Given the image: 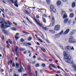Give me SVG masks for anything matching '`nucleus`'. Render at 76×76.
I'll use <instances>...</instances> for the list:
<instances>
[{
  "label": "nucleus",
  "mask_w": 76,
  "mask_h": 76,
  "mask_svg": "<svg viewBox=\"0 0 76 76\" xmlns=\"http://www.w3.org/2000/svg\"><path fill=\"white\" fill-rule=\"evenodd\" d=\"M72 67H74V69H75V70H76V65H75V64H74L72 65Z\"/></svg>",
  "instance_id": "obj_25"
},
{
  "label": "nucleus",
  "mask_w": 76,
  "mask_h": 76,
  "mask_svg": "<svg viewBox=\"0 0 76 76\" xmlns=\"http://www.w3.org/2000/svg\"><path fill=\"white\" fill-rule=\"evenodd\" d=\"M23 11L24 13H26V14H28V15H30V12L25 10H23Z\"/></svg>",
  "instance_id": "obj_10"
},
{
  "label": "nucleus",
  "mask_w": 76,
  "mask_h": 76,
  "mask_svg": "<svg viewBox=\"0 0 76 76\" xmlns=\"http://www.w3.org/2000/svg\"><path fill=\"white\" fill-rule=\"evenodd\" d=\"M18 49L19 47H17V46H15V50L17 54H18Z\"/></svg>",
  "instance_id": "obj_15"
},
{
  "label": "nucleus",
  "mask_w": 76,
  "mask_h": 76,
  "mask_svg": "<svg viewBox=\"0 0 76 76\" xmlns=\"http://www.w3.org/2000/svg\"><path fill=\"white\" fill-rule=\"evenodd\" d=\"M72 32L73 33V34H75V32H76V30H74L72 31Z\"/></svg>",
  "instance_id": "obj_38"
},
{
  "label": "nucleus",
  "mask_w": 76,
  "mask_h": 76,
  "mask_svg": "<svg viewBox=\"0 0 76 76\" xmlns=\"http://www.w3.org/2000/svg\"><path fill=\"white\" fill-rule=\"evenodd\" d=\"M34 19L35 20L36 22L37 23L38 25L39 26H41V24L38 22V20H37L35 19V18H34Z\"/></svg>",
  "instance_id": "obj_8"
},
{
  "label": "nucleus",
  "mask_w": 76,
  "mask_h": 76,
  "mask_svg": "<svg viewBox=\"0 0 76 76\" xmlns=\"http://www.w3.org/2000/svg\"><path fill=\"white\" fill-rule=\"evenodd\" d=\"M60 30V26L59 25H56L55 27L54 30L55 31H58Z\"/></svg>",
  "instance_id": "obj_6"
},
{
  "label": "nucleus",
  "mask_w": 76,
  "mask_h": 76,
  "mask_svg": "<svg viewBox=\"0 0 76 76\" xmlns=\"http://www.w3.org/2000/svg\"><path fill=\"white\" fill-rule=\"evenodd\" d=\"M41 49L42 50V51H43L44 52H45V49H44V48H41Z\"/></svg>",
  "instance_id": "obj_33"
},
{
  "label": "nucleus",
  "mask_w": 76,
  "mask_h": 76,
  "mask_svg": "<svg viewBox=\"0 0 76 76\" xmlns=\"http://www.w3.org/2000/svg\"><path fill=\"white\" fill-rule=\"evenodd\" d=\"M42 67H45V64H43L42 65Z\"/></svg>",
  "instance_id": "obj_55"
},
{
  "label": "nucleus",
  "mask_w": 76,
  "mask_h": 76,
  "mask_svg": "<svg viewBox=\"0 0 76 76\" xmlns=\"http://www.w3.org/2000/svg\"><path fill=\"white\" fill-rule=\"evenodd\" d=\"M65 14H66V13L65 11H61V16H64V15Z\"/></svg>",
  "instance_id": "obj_11"
},
{
  "label": "nucleus",
  "mask_w": 76,
  "mask_h": 76,
  "mask_svg": "<svg viewBox=\"0 0 76 76\" xmlns=\"http://www.w3.org/2000/svg\"><path fill=\"white\" fill-rule=\"evenodd\" d=\"M69 17L71 18H73V17H74V13H71Z\"/></svg>",
  "instance_id": "obj_16"
},
{
  "label": "nucleus",
  "mask_w": 76,
  "mask_h": 76,
  "mask_svg": "<svg viewBox=\"0 0 76 76\" xmlns=\"http://www.w3.org/2000/svg\"><path fill=\"white\" fill-rule=\"evenodd\" d=\"M11 29L12 30V31H16V29L14 27H13L11 28Z\"/></svg>",
  "instance_id": "obj_29"
},
{
  "label": "nucleus",
  "mask_w": 76,
  "mask_h": 76,
  "mask_svg": "<svg viewBox=\"0 0 76 76\" xmlns=\"http://www.w3.org/2000/svg\"><path fill=\"white\" fill-rule=\"evenodd\" d=\"M43 29H44V30H45V31H48V28L47 27H43Z\"/></svg>",
  "instance_id": "obj_31"
},
{
  "label": "nucleus",
  "mask_w": 76,
  "mask_h": 76,
  "mask_svg": "<svg viewBox=\"0 0 76 76\" xmlns=\"http://www.w3.org/2000/svg\"><path fill=\"white\" fill-rule=\"evenodd\" d=\"M8 42H9L10 44H12V42L11 40L10 39H8V41L6 42L7 44H8L9 45H10Z\"/></svg>",
  "instance_id": "obj_17"
},
{
  "label": "nucleus",
  "mask_w": 76,
  "mask_h": 76,
  "mask_svg": "<svg viewBox=\"0 0 76 76\" xmlns=\"http://www.w3.org/2000/svg\"><path fill=\"white\" fill-rule=\"evenodd\" d=\"M10 15V16H14V14H13V13L12 12H10V14H9Z\"/></svg>",
  "instance_id": "obj_26"
},
{
  "label": "nucleus",
  "mask_w": 76,
  "mask_h": 76,
  "mask_svg": "<svg viewBox=\"0 0 76 76\" xmlns=\"http://www.w3.org/2000/svg\"><path fill=\"white\" fill-rule=\"evenodd\" d=\"M2 32H4V33H6V31H5L4 29H2Z\"/></svg>",
  "instance_id": "obj_42"
},
{
  "label": "nucleus",
  "mask_w": 76,
  "mask_h": 76,
  "mask_svg": "<svg viewBox=\"0 0 76 76\" xmlns=\"http://www.w3.org/2000/svg\"><path fill=\"white\" fill-rule=\"evenodd\" d=\"M23 33L24 34H29V33L28 32H26L25 31H23Z\"/></svg>",
  "instance_id": "obj_34"
},
{
  "label": "nucleus",
  "mask_w": 76,
  "mask_h": 76,
  "mask_svg": "<svg viewBox=\"0 0 76 76\" xmlns=\"http://www.w3.org/2000/svg\"><path fill=\"white\" fill-rule=\"evenodd\" d=\"M31 63L33 64H35V61H34L32 63Z\"/></svg>",
  "instance_id": "obj_56"
},
{
  "label": "nucleus",
  "mask_w": 76,
  "mask_h": 76,
  "mask_svg": "<svg viewBox=\"0 0 76 76\" xmlns=\"http://www.w3.org/2000/svg\"><path fill=\"white\" fill-rule=\"evenodd\" d=\"M69 21V19L68 18H66L64 19V23H66L67 22Z\"/></svg>",
  "instance_id": "obj_18"
},
{
  "label": "nucleus",
  "mask_w": 76,
  "mask_h": 76,
  "mask_svg": "<svg viewBox=\"0 0 76 76\" xmlns=\"http://www.w3.org/2000/svg\"><path fill=\"white\" fill-rule=\"evenodd\" d=\"M35 37H36L37 38V39H38V38H38V37H37V34H35Z\"/></svg>",
  "instance_id": "obj_63"
},
{
  "label": "nucleus",
  "mask_w": 76,
  "mask_h": 76,
  "mask_svg": "<svg viewBox=\"0 0 76 76\" xmlns=\"http://www.w3.org/2000/svg\"><path fill=\"white\" fill-rule=\"evenodd\" d=\"M42 1H39V3H40V4H42Z\"/></svg>",
  "instance_id": "obj_61"
},
{
  "label": "nucleus",
  "mask_w": 76,
  "mask_h": 76,
  "mask_svg": "<svg viewBox=\"0 0 76 76\" xmlns=\"http://www.w3.org/2000/svg\"><path fill=\"white\" fill-rule=\"evenodd\" d=\"M49 67H53V68H56V66H55V65L53 64H51L50 65Z\"/></svg>",
  "instance_id": "obj_20"
},
{
  "label": "nucleus",
  "mask_w": 76,
  "mask_h": 76,
  "mask_svg": "<svg viewBox=\"0 0 76 76\" xmlns=\"http://www.w3.org/2000/svg\"><path fill=\"white\" fill-rule=\"evenodd\" d=\"M12 3V4H14V5L17 7H18V1L17 0L14 1L13 0H10Z\"/></svg>",
  "instance_id": "obj_4"
},
{
  "label": "nucleus",
  "mask_w": 76,
  "mask_h": 76,
  "mask_svg": "<svg viewBox=\"0 0 76 76\" xmlns=\"http://www.w3.org/2000/svg\"><path fill=\"white\" fill-rule=\"evenodd\" d=\"M23 70V68L22 67H21L20 68V69H18V71L19 72H20V73H21Z\"/></svg>",
  "instance_id": "obj_12"
},
{
  "label": "nucleus",
  "mask_w": 76,
  "mask_h": 76,
  "mask_svg": "<svg viewBox=\"0 0 76 76\" xmlns=\"http://www.w3.org/2000/svg\"><path fill=\"white\" fill-rule=\"evenodd\" d=\"M46 1L48 4H50V0H46Z\"/></svg>",
  "instance_id": "obj_37"
},
{
  "label": "nucleus",
  "mask_w": 76,
  "mask_h": 76,
  "mask_svg": "<svg viewBox=\"0 0 76 76\" xmlns=\"http://www.w3.org/2000/svg\"><path fill=\"white\" fill-rule=\"evenodd\" d=\"M35 66L36 67H39V64H36Z\"/></svg>",
  "instance_id": "obj_41"
},
{
  "label": "nucleus",
  "mask_w": 76,
  "mask_h": 76,
  "mask_svg": "<svg viewBox=\"0 0 76 76\" xmlns=\"http://www.w3.org/2000/svg\"><path fill=\"white\" fill-rule=\"evenodd\" d=\"M16 66L17 68H19V64L17 63L16 64Z\"/></svg>",
  "instance_id": "obj_39"
},
{
  "label": "nucleus",
  "mask_w": 76,
  "mask_h": 76,
  "mask_svg": "<svg viewBox=\"0 0 76 76\" xmlns=\"http://www.w3.org/2000/svg\"><path fill=\"white\" fill-rule=\"evenodd\" d=\"M16 36H15V39H16V40H17L18 39H19V38H20V37H18L17 36H18V35H19V33H17L16 34Z\"/></svg>",
  "instance_id": "obj_9"
},
{
  "label": "nucleus",
  "mask_w": 76,
  "mask_h": 76,
  "mask_svg": "<svg viewBox=\"0 0 76 76\" xmlns=\"http://www.w3.org/2000/svg\"><path fill=\"white\" fill-rule=\"evenodd\" d=\"M49 32L50 33H51V34H55L56 33L55 31H54L53 30H50Z\"/></svg>",
  "instance_id": "obj_21"
},
{
  "label": "nucleus",
  "mask_w": 76,
  "mask_h": 76,
  "mask_svg": "<svg viewBox=\"0 0 76 76\" xmlns=\"http://www.w3.org/2000/svg\"><path fill=\"white\" fill-rule=\"evenodd\" d=\"M28 69L29 71H31V68H30V66H28Z\"/></svg>",
  "instance_id": "obj_44"
},
{
  "label": "nucleus",
  "mask_w": 76,
  "mask_h": 76,
  "mask_svg": "<svg viewBox=\"0 0 76 76\" xmlns=\"http://www.w3.org/2000/svg\"><path fill=\"white\" fill-rule=\"evenodd\" d=\"M69 31H70L69 29H67L64 33V35H66V34H68V33L69 32Z\"/></svg>",
  "instance_id": "obj_7"
},
{
  "label": "nucleus",
  "mask_w": 76,
  "mask_h": 76,
  "mask_svg": "<svg viewBox=\"0 0 76 76\" xmlns=\"http://www.w3.org/2000/svg\"><path fill=\"white\" fill-rule=\"evenodd\" d=\"M36 17L37 19H39V16L38 15H36Z\"/></svg>",
  "instance_id": "obj_50"
},
{
  "label": "nucleus",
  "mask_w": 76,
  "mask_h": 76,
  "mask_svg": "<svg viewBox=\"0 0 76 76\" xmlns=\"http://www.w3.org/2000/svg\"><path fill=\"white\" fill-rule=\"evenodd\" d=\"M12 66L13 67H15V63L13 62L12 64Z\"/></svg>",
  "instance_id": "obj_47"
},
{
  "label": "nucleus",
  "mask_w": 76,
  "mask_h": 76,
  "mask_svg": "<svg viewBox=\"0 0 76 76\" xmlns=\"http://www.w3.org/2000/svg\"><path fill=\"white\" fill-rule=\"evenodd\" d=\"M38 9H39V10H38V12H41V10H44V9H39L38 8Z\"/></svg>",
  "instance_id": "obj_27"
},
{
  "label": "nucleus",
  "mask_w": 76,
  "mask_h": 76,
  "mask_svg": "<svg viewBox=\"0 0 76 76\" xmlns=\"http://www.w3.org/2000/svg\"><path fill=\"white\" fill-rule=\"evenodd\" d=\"M60 34L58 33V34H56L55 35V38H59L60 37Z\"/></svg>",
  "instance_id": "obj_19"
},
{
  "label": "nucleus",
  "mask_w": 76,
  "mask_h": 76,
  "mask_svg": "<svg viewBox=\"0 0 76 76\" xmlns=\"http://www.w3.org/2000/svg\"><path fill=\"white\" fill-rule=\"evenodd\" d=\"M32 38L31 37H29L28 39V41H31L32 40Z\"/></svg>",
  "instance_id": "obj_36"
},
{
  "label": "nucleus",
  "mask_w": 76,
  "mask_h": 76,
  "mask_svg": "<svg viewBox=\"0 0 76 76\" xmlns=\"http://www.w3.org/2000/svg\"><path fill=\"white\" fill-rule=\"evenodd\" d=\"M40 72L41 73H42V72H44V70L43 69H41L40 70Z\"/></svg>",
  "instance_id": "obj_57"
},
{
  "label": "nucleus",
  "mask_w": 76,
  "mask_h": 76,
  "mask_svg": "<svg viewBox=\"0 0 76 76\" xmlns=\"http://www.w3.org/2000/svg\"><path fill=\"white\" fill-rule=\"evenodd\" d=\"M61 73V72H60V71H57V73Z\"/></svg>",
  "instance_id": "obj_60"
},
{
  "label": "nucleus",
  "mask_w": 76,
  "mask_h": 76,
  "mask_svg": "<svg viewBox=\"0 0 76 76\" xmlns=\"http://www.w3.org/2000/svg\"><path fill=\"white\" fill-rule=\"evenodd\" d=\"M59 34L60 35H62V34H63V31H61V32Z\"/></svg>",
  "instance_id": "obj_40"
},
{
  "label": "nucleus",
  "mask_w": 76,
  "mask_h": 76,
  "mask_svg": "<svg viewBox=\"0 0 76 76\" xmlns=\"http://www.w3.org/2000/svg\"><path fill=\"white\" fill-rule=\"evenodd\" d=\"M50 9L51 10L53 11L54 9V6L53 5H51L50 6Z\"/></svg>",
  "instance_id": "obj_13"
},
{
  "label": "nucleus",
  "mask_w": 76,
  "mask_h": 76,
  "mask_svg": "<svg viewBox=\"0 0 76 76\" xmlns=\"http://www.w3.org/2000/svg\"><path fill=\"white\" fill-rule=\"evenodd\" d=\"M60 47L61 48V49H63V46L61 45L60 46Z\"/></svg>",
  "instance_id": "obj_59"
},
{
  "label": "nucleus",
  "mask_w": 76,
  "mask_h": 76,
  "mask_svg": "<svg viewBox=\"0 0 76 76\" xmlns=\"http://www.w3.org/2000/svg\"><path fill=\"white\" fill-rule=\"evenodd\" d=\"M62 1L63 2H67V0H62Z\"/></svg>",
  "instance_id": "obj_43"
},
{
  "label": "nucleus",
  "mask_w": 76,
  "mask_h": 76,
  "mask_svg": "<svg viewBox=\"0 0 76 76\" xmlns=\"http://www.w3.org/2000/svg\"><path fill=\"white\" fill-rule=\"evenodd\" d=\"M23 76H27V74H24L23 75Z\"/></svg>",
  "instance_id": "obj_62"
},
{
  "label": "nucleus",
  "mask_w": 76,
  "mask_h": 76,
  "mask_svg": "<svg viewBox=\"0 0 76 76\" xmlns=\"http://www.w3.org/2000/svg\"><path fill=\"white\" fill-rule=\"evenodd\" d=\"M73 34H74L73 33H72V31L71 32L70 34H69V35H73Z\"/></svg>",
  "instance_id": "obj_45"
},
{
  "label": "nucleus",
  "mask_w": 76,
  "mask_h": 76,
  "mask_svg": "<svg viewBox=\"0 0 76 76\" xmlns=\"http://www.w3.org/2000/svg\"><path fill=\"white\" fill-rule=\"evenodd\" d=\"M57 4L58 6H59L61 4V2L60 1H58L57 2Z\"/></svg>",
  "instance_id": "obj_14"
},
{
  "label": "nucleus",
  "mask_w": 76,
  "mask_h": 76,
  "mask_svg": "<svg viewBox=\"0 0 76 76\" xmlns=\"http://www.w3.org/2000/svg\"><path fill=\"white\" fill-rule=\"evenodd\" d=\"M42 19L43 20V21L44 23H46V20H45V18H42Z\"/></svg>",
  "instance_id": "obj_24"
},
{
  "label": "nucleus",
  "mask_w": 76,
  "mask_h": 76,
  "mask_svg": "<svg viewBox=\"0 0 76 76\" xmlns=\"http://www.w3.org/2000/svg\"><path fill=\"white\" fill-rule=\"evenodd\" d=\"M27 44H28V45H30V46L31 45V43H27Z\"/></svg>",
  "instance_id": "obj_58"
},
{
  "label": "nucleus",
  "mask_w": 76,
  "mask_h": 76,
  "mask_svg": "<svg viewBox=\"0 0 76 76\" xmlns=\"http://www.w3.org/2000/svg\"><path fill=\"white\" fill-rule=\"evenodd\" d=\"M40 37L43 39H44V37L43 35H42V36H40Z\"/></svg>",
  "instance_id": "obj_48"
},
{
  "label": "nucleus",
  "mask_w": 76,
  "mask_h": 76,
  "mask_svg": "<svg viewBox=\"0 0 76 76\" xmlns=\"http://www.w3.org/2000/svg\"><path fill=\"white\" fill-rule=\"evenodd\" d=\"M75 2H73L72 4V8L75 7Z\"/></svg>",
  "instance_id": "obj_23"
},
{
  "label": "nucleus",
  "mask_w": 76,
  "mask_h": 76,
  "mask_svg": "<svg viewBox=\"0 0 76 76\" xmlns=\"http://www.w3.org/2000/svg\"><path fill=\"white\" fill-rule=\"evenodd\" d=\"M0 48L1 49V50H2L3 49V48H2V47L1 46V45H0Z\"/></svg>",
  "instance_id": "obj_53"
},
{
  "label": "nucleus",
  "mask_w": 76,
  "mask_h": 76,
  "mask_svg": "<svg viewBox=\"0 0 76 76\" xmlns=\"http://www.w3.org/2000/svg\"><path fill=\"white\" fill-rule=\"evenodd\" d=\"M52 22H55L54 18L53 17H52Z\"/></svg>",
  "instance_id": "obj_30"
},
{
  "label": "nucleus",
  "mask_w": 76,
  "mask_h": 76,
  "mask_svg": "<svg viewBox=\"0 0 76 76\" xmlns=\"http://www.w3.org/2000/svg\"><path fill=\"white\" fill-rule=\"evenodd\" d=\"M69 12H72V11H73V10H72V9H69Z\"/></svg>",
  "instance_id": "obj_52"
},
{
  "label": "nucleus",
  "mask_w": 76,
  "mask_h": 76,
  "mask_svg": "<svg viewBox=\"0 0 76 76\" xmlns=\"http://www.w3.org/2000/svg\"><path fill=\"white\" fill-rule=\"evenodd\" d=\"M2 9H3V10L1 9V10L3 12H4V10L3 8V7H1Z\"/></svg>",
  "instance_id": "obj_46"
},
{
  "label": "nucleus",
  "mask_w": 76,
  "mask_h": 76,
  "mask_svg": "<svg viewBox=\"0 0 76 76\" xmlns=\"http://www.w3.org/2000/svg\"><path fill=\"white\" fill-rule=\"evenodd\" d=\"M65 50H73L74 51V48L73 47L70 46H68L65 47Z\"/></svg>",
  "instance_id": "obj_3"
},
{
  "label": "nucleus",
  "mask_w": 76,
  "mask_h": 76,
  "mask_svg": "<svg viewBox=\"0 0 76 76\" xmlns=\"http://www.w3.org/2000/svg\"><path fill=\"white\" fill-rule=\"evenodd\" d=\"M26 19H27L28 22H29L30 23H32V22L29 20V19H28V18L27 17L26 18Z\"/></svg>",
  "instance_id": "obj_32"
},
{
  "label": "nucleus",
  "mask_w": 76,
  "mask_h": 76,
  "mask_svg": "<svg viewBox=\"0 0 76 76\" xmlns=\"http://www.w3.org/2000/svg\"><path fill=\"white\" fill-rule=\"evenodd\" d=\"M63 16V18L64 19H66V18H67V14H66Z\"/></svg>",
  "instance_id": "obj_22"
},
{
  "label": "nucleus",
  "mask_w": 76,
  "mask_h": 76,
  "mask_svg": "<svg viewBox=\"0 0 76 76\" xmlns=\"http://www.w3.org/2000/svg\"><path fill=\"white\" fill-rule=\"evenodd\" d=\"M64 60L66 62L70 64H73V61L72 60H70V58H69V55L66 53V52H64Z\"/></svg>",
  "instance_id": "obj_1"
},
{
  "label": "nucleus",
  "mask_w": 76,
  "mask_h": 76,
  "mask_svg": "<svg viewBox=\"0 0 76 76\" xmlns=\"http://www.w3.org/2000/svg\"><path fill=\"white\" fill-rule=\"evenodd\" d=\"M0 23L1 24V28L2 29H5V28H9V27H10V26H7V25H12V23H10L9 21L7 20L6 22H3V21H1L0 22Z\"/></svg>",
  "instance_id": "obj_2"
},
{
  "label": "nucleus",
  "mask_w": 76,
  "mask_h": 76,
  "mask_svg": "<svg viewBox=\"0 0 76 76\" xmlns=\"http://www.w3.org/2000/svg\"><path fill=\"white\" fill-rule=\"evenodd\" d=\"M20 41L21 42H23V41H24V39H20Z\"/></svg>",
  "instance_id": "obj_49"
},
{
  "label": "nucleus",
  "mask_w": 76,
  "mask_h": 76,
  "mask_svg": "<svg viewBox=\"0 0 76 76\" xmlns=\"http://www.w3.org/2000/svg\"><path fill=\"white\" fill-rule=\"evenodd\" d=\"M38 40L40 41L41 42H43V41L42 39H40L39 38H38Z\"/></svg>",
  "instance_id": "obj_35"
},
{
  "label": "nucleus",
  "mask_w": 76,
  "mask_h": 76,
  "mask_svg": "<svg viewBox=\"0 0 76 76\" xmlns=\"http://www.w3.org/2000/svg\"><path fill=\"white\" fill-rule=\"evenodd\" d=\"M10 64H12V60H11L10 62L8 61V65H9Z\"/></svg>",
  "instance_id": "obj_28"
},
{
  "label": "nucleus",
  "mask_w": 76,
  "mask_h": 76,
  "mask_svg": "<svg viewBox=\"0 0 76 76\" xmlns=\"http://www.w3.org/2000/svg\"><path fill=\"white\" fill-rule=\"evenodd\" d=\"M13 24H14L15 25V26H17V23H15V22H13Z\"/></svg>",
  "instance_id": "obj_54"
},
{
  "label": "nucleus",
  "mask_w": 76,
  "mask_h": 76,
  "mask_svg": "<svg viewBox=\"0 0 76 76\" xmlns=\"http://www.w3.org/2000/svg\"><path fill=\"white\" fill-rule=\"evenodd\" d=\"M54 26V22H53L52 24V26Z\"/></svg>",
  "instance_id": "obj_51"
},
{
  "label": "nucleus",
  "mask_w": 76,
  "mask_h": 76,
  "mask_svg": "<svg viewBox=\"0 0 76 76\" xmlns=\"http://www.w3.org/2000/svg\"><path fill=\"white\" fill-rule=\"evenodd\" d=\"M26 52H27L26 51L24 52V54H26Z\"/></svg>",
  "instance_id": "obj_64"
},
{
  "label": "nucleus",
  "mask_w": 76,
  "mask_h": 76,
  "mask_svg": "<svg viewBox=\"0 0 76 76\" xmlns=\"http://www.w3.org/2000/svg\"><path fill=\"white\" fill-rule=\"evenodd\" d=\"M69 42L70 43H75L76 42V39L73 38H69Z\"/></svg>",
  "instance_id": "obj_5"
}]
</instances>
